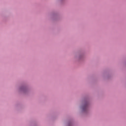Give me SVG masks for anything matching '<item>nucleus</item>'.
Returning <instances> with one entry per match:
<instances>
[{
	"label": "nucleus",
	"mask_w": 126,
	"mask_h": 126,
	"mask_svg": "<svg viewBox=\"0 0 126 126\" xmlns=\"http://www.w3.org/2000/svg\"><path fill=\"white\" fill-rule=\"evenodd\" d=\"M85 106H84V108H83V109H84V110L85 109Z\"/></svg>",
	"instance_id": "f257e3e1"
}]
</instances>
